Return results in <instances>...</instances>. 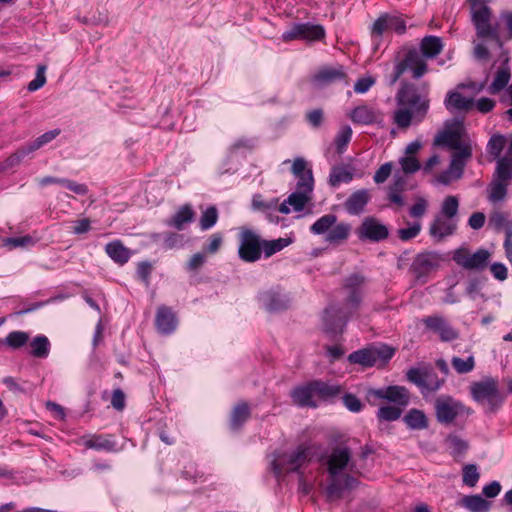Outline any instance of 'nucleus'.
<instances>
[{
	"label": "nucleus",
	"instance_id": "nucleus-1",
	"mask_svg": "<svg viewBox=\"0 0 512 512\" xmlns=\"http://www.w3.org/2000/svg\"><path fill=\"white\" fill-rule=\"evenodd\" d=\"M396 109L393 112V123L401 130L421 123L430 109L429 88H419L413 83L402 82L395 95Z\"/></svg>",
	"mask_w": 512,
	"mask_h": 512
},
{
	"label": "nucleus",
	"instance_id": "nucleus-2",
	"mask_svg": "<svg viewBox=\"0 0 512 512\" xmlns=\"http://www.w3.org/2000/svg\"><path fill=\"white\" fill-rule=\"evenodd\" d=\"M325 465L328 472L326 496L334 501L342 497L345 490L353 489L357 481L349 473L353 471L352 452L348 447L337 446L327 455Z\"/></svg>",
	"mask_w": 512,
	"mask_h": 512
},
{
	"label": "nucleus",
	"instance_id": "nucleus-3",
	"mask_svg": "<svg viewBox=\"0 0 512 512\" xmlns=\"http://www.w3.org/2000/svg\"><path fill=\"white\" fill-rule=\"evenodd\" d=\"M366 279L355 273L346 278L344 287L349 294L343 307L330 306L323 315L324 331L331 335L341 334L344 331L349 317L356 311L362 300V290Z\"/></svg>",
	"mask_w": 512,
	"mask_h": 512
},
{
	"label": "nucleus",
	"instance_id": "nucleus-4",
	"mask_svg": "<svg viewBox=\"0 0 512 512\" xmlns=\"http://www.w3.org/2000/svg\"><path fill=\"white\" fill-rule=\"evenodd\" d=\"M316 449L312 443L304 442L290 449H279L270 456L271 468L278 477L287 473L302 474L312 461Z\"/></svg>",
	"mask_w": 512,
	"mask_h": 512
},
{
	"label": "nucleus",
	"instance_id": "nucleus-5",
	"mask_svg": "<svg viewBox=\"0 0 512 512\" xmlns=\"http://www.w3.org/2000/svg\"><path fill=\"white\" fill-rule=\"evenodd\" d=\"M459 199L457 196H446L429 226V234L437 241L452 236L458 226Z\"/></svg>",
	"mask_w": 512,
	"mask_h": 512
},
{
	"label": "nucleus",
	"instance_id": "nucleus-6",
	"mask_svg": "<svg viewBox=\"0 0 512 512\" xmlns=\"http://www.w3.org/2000/svg\"><path fill=\"white\" fill-rule=\"evenodd\" d=\"M469 390L472 399L483 406L485 412L488 413L496 412L505 400L497 378L484 377L479 381H474L470 384Z\"/></svg>",
	"mask_w": 512,
	"mask_h": 512
},
{
	"label": "nucleus",
	"instance_id": "nucleus-7",
	"mask_svg": "<svg viewBox=\"0 0 512 512\" xmlns=\"http://www.w3.org/2000/svg\"><path fill=\"white\" fill-rule=\"evenodd\" d=\"M315 235H325V241L331 245H341L350 236L352 227L347 222H337L334 214H325L310 227Z\"/></svg>",
	"mask_w": 512,
	"mask_h": 512
},
{
	"label": "nucleus",
	"instance_id": "nucleus-8",
	"mask_svg": "<svg viewBox=\"0 0 512 512\" xmlns=\"http://www.w3.org/2000/svg\"><path fill=\"white\" fill-rule=\"evenodd\" d=\"M395 350L387 345L372 346L360 349L348 356L350 363L359 364L363 367L384 365L394 355Z\"/></svg>",
	"mask_w": 512,
	"mask_h": 512
},
{
	"label": "nucleus",
	"instance_id": "nucleus-9",
	"mask_svg": "<svg viewBox=\"0 0 512 512\" xmlns=\"http://www.w3.org/2000/svg\"><path fill=\"white\" fill-rule=\"evenodd\" d=\"M406 70H410L415 79L421 78L427 72L425 57L418 50H409L404 59L395 65L390 84H395Z\"/></svg>",
	"mask_w": 512,
	"mask_h": 512
},
{
	"label": "nucleus",
	"instance_id": "nucleus-10",
	"mask_svg": "<svg viewBox=\"0 0 512 512\" xmlns=\"http://www.w3.org/2000/svg\"><path fill=\"white\" fill-rule=\"evenodd\" d=\"M239 258L247 263L258 261L262 255V239L253 230L241 228L239 234Z\"/></svg>",
	"mask_w": 512,
	"mask_h": 512
},
{
	"label": "nucleus",
	"instance_id": "nucleus-11",
	"mask_svg": "<svg viewBox=\"0 0 512 512\" xmlns=\"http://www.w3.org/2000/svg\"><path fill=\"white\" fill-rule=\"evenodd\" d=\"M512 177V158L502 157L497 162V179L490 185L489 200L499 202L507 193L508 181Z\"/></svg>",
	"mask_w": 512,
	"mask_h": 512
},
{
	"label": "nucleus",
	"instance_id": "nucleus-12",
	"mask_svg": "<svg viewBox=\"0 0 512 512\" xmlns=\"http://www.w3.org/2000/svg\"><path fill=\"white\" fill-rule=\"evenodd\" d=\"M407 379L419 387L422 392H435L445 382V377L439 378L430 368H412L407 372Z\"/></svg>",
	"mask_w": 512,
	"mask_h": 512
},
{
	"label": "nucleus",
	"instance_id": "nucleus-13",
	"mask_svg": "<svg viewBox=\"0 0 512 512\" xmlns=\"http://www.w3.org/2000/svg\"><path fill=\"white\" fill-rule=\"evenodd\" d=\"M325 37L322 25L311 23H296L282 34L285 42L293 40L318 41Z\"/></svg>",
	"mask_w": 512,
	"mask_h": 512
},
{
	"label": "nucleus",
	"instance_id": "nucleus-14",
	"mask_svg": "<svg viewBox=\"0 0 512 512\" xmlns=\"http://www.w3.org/2000/svg\"><path fill=\"white\" fill-rule=\"evenodd\" d=\"M463 134V125L461 123H456L439 133L434 140V144L446 146L454 150L453 153H460L465 149L472 151L470 144L463 141Z\"/></svg>",
	"mask_w": 512,
	"mask_h": 512
},
{
	"label": "nucleus",
	"instance_id": "nucleus-15",
	"mask_svg": "<svg viewBox=\"0 0 512 512\" xmlns=\"http://www.w3.org/2000/svg\"><path fill=\"white\" fill-rule=\"evenodd\" d=\"M464 411V405L450 396L442 395L435 400V414L441 424H451Z\"/></svg>",
	"mask_w": 512,
	"mask_h": 512
},
{
	"label": "nucleus",
	"instance_id": "nucleus-16",
	"mask_svg": "<svg viewBox=\"0 0 512 512\" xmlns=\"http://www.w3.org/2000/svg\"><path fill=\"white\" fill-rule=\"evenodd\" d=\"M303 183L301 185H297L296 191L291 193L288 198L283 201L279 207L278 211L282 214H289L291 211L300 212L305 206L312 200L313 187Z\"/></svg>",
	"mask_w": 512,
	"mask_h": 512
},
{
	"label": "nucleus",
	"instance_id": "nucleus-17",
	"mask_svg": "<svg viewBox=\"0 0 512 512\" xmlns=\"http://www.w3.org/2000/svg\"><path fill=\"white\" fill-rule=\"evenodd\" d=\"M356 234L360 240L380 242L389 236V229L376 217L367 216L356 229Z\"/></svg>",
	"mask_w": 512,
	"mask_h": 512
},
{
	"label": "nucleus",
	"instance_id": "nucleus-18",
	"mask_svg": "<svg viewBox=\"0 0 512 512\" xmlns=\"http://www.w3.org/2000/svg\"><path fill=\"white\" fill-rule=\"evenodd\" d=\"M389 31L403 34L406 31L405 20L396 14H381L371 27V36L374 39L380 40Z\"/></svg>",
	"mask_w": 512,
	"mask_h": 512
},
{
	"label": "nucleus",
	"instance_id": "nucleus-19",
	"mask_svg": "<svg viewBox=\"0 0 512 512\" xmlns=\"http://www.w3.org/2000/svg\"><path fill=\"white\" fill-rule=\"evenodd\" d=\"M471 156L472 151L466 149L460 153H453L449 167L437 175L436 181L443 185H450L452 182L459 180Z\"/></svg>",
	"mask_w": 512,
	"mask_h": 512
},
{
	"label": "nucleus",
	"instance_id": "nucleus-20",
	"mask_svg": "<svg viewBox=\"0 0 512 512\" xmlns=\"http://www.w3.org/2000/svg\"><path fill=\"white\" fill-rule=\"evenodd\" d=\"M490 253L485 249H479L471 254L467 248H459L453 254V260L461 267L468 270H480L486 267Z\"/></svg>",
	"mask_w": 512,
	"mask_h": 512
},
{
	"label": "nucleus",
	"instance_id": "nucleus-21",
	"mask_svg": "<svg viewBox=\"0 0 512 512\" xmlns=\"http://www.w3.org/2000/svg\"><path fill=\"white\" fill-rule=\"evenodd\" d=\"M472 21L475 25L477 36H488L490 41L498 44V29L491 24V11L488 6L471 9Z\"/></svg>",
	"mask_w": 512,
	"mask_h": 512
},
{
	"label": "nucleus",
	"instance_id": "nucleus-22",
	"mask_svg": "<svg viewBox=\"0 0 512 512\" xmlns=\"http://www.w3.org/2000/svg\"><path fill=\"white\" fill-rule=\"evenodd\" d=\"M425 327L438 334L443 342H450L458 338V331L453 328L448 321L438 315L428 316L422 320Z\"/></svg>",
	"mask_w": 512,
	"mask_h": 512
},
{
	"label": "nucleus",
	"instance_id": "nucleus-23",
	"mask_svg": "<svg viewBox=\"0 0 512 512\" xmlns=\"http://www.w3.org/2000/svg\"><path fill=\"white\" fill-rule=\"evenodd\" d=\"M369 395H373L379 399H385L395 403L399 407H405L409 403V392L402 386H389L386 388L372 389Z\"/></svg>",
	"mask_w": 512,
	"mask_h": 512
},
{
	"label": "nucleus",
	"instance_id": "nucleus-24",
	"mask_svg": "<svg viewBox=\"0 0 512 512\" xmlns=\"http://www.w3.org/2000/svg\"><path fill=\"white\" fill-rule=\"evenodd\" d=\"M261 305L270 312H278L289 306L288 297L279 289H270L259 295Z\"/></svg>",
	"mask_w": 512,
	"mask_h": 512
},
{
	"label": "nucleus",
	"instance_id": "nucleus-25",
	"mask_svg": "<svg viewBox=\"0 0 512 512\" xmlns=\"http://www.w3.org/2000/svg\"><path fill=\"white\" fill-rule=\"evenodd\" d=\"M349 117L355 124L371 125L382 121V113L372 106L363 104L355 107L350 113Z\"/></svg>",
	"mask_w": 512,
	"mask_h": 512
},
{
	"label": "nucleus",
	"instance_id": "nucleus-26",
	"mask_svg": "<svg viewBox=\"0 0 512 512\" xmlns=\"http://www.w3.org/2000/svg\"><path fill=\"white\" fill-rule=\"evenodd\" d=\"M60 134L59 129H54L51 131H48L38 138H36L31 144H29L27 147L17 151L15 154H13L9 161L11 163H18L20 162L27 154L41 148L42 146L48 144L52 140H54L58 135Z\"/></svg>",
	"mask_w": 512,
	"mask_h": 512
},
{
	"label": "nucleus",
	"instance_id": "nucleus-27",
	"mask_svg": "<svg viewBox=\"0 0 512 512\" xmlns=\"http://www.w3.org/2000/svg\"><path fill=\"white\" fill-rule=\"evenodd\" d=\"M344 78L345 73L342 67H325L313 76L312 83L316 88H322Z\"/></svg>",
	"mask_w": 512,
	"mask_h": 512
},
{
	"label": "nucleus",
	"instance_id": "nucleus-28",
	"mask_svg": "<svg viewBox=\"0 0 512 512\" xmlns=\"http://www.w3.org/2000/svg\"><path fill=\"white\" fill-rule=\"evenodd\" d=\"M479 41L475 42L473 55L474 58L481 62L489 60L490 53L493 51H500L502 49V43L498 36V44L490 41L488 36H477Z\"/></svg>",
	"mask_w": 512,
	"mask_h": 512
},
{
	"label": "nucleus",
	"instance_id": "nucleus-29",
	"mask_svg": "<svg viewBox=\"0 0 512 512\" xmlns=\"http://www.w3.org/2000/svg\"><path fill=\"white\" fill-rule=\"evenodd\" d=\"M176 317L170 308L161 306L156 314V327L163 334H170L176 328Z\"/></svg>",
	"mask_w": 512,
	"mask_h": 512
},
{
	"label": "nucleus",
	"instance_id": "nucleus-30",
	"mask_svg": "<svg viewBox=\"0 0 512 512\" xmlns=\"http://www.w3.org/2000/svg\"><path fill=\"white\" fill-rule=\"evenodd\" d=\"M369 200L370 195L368 190L361 189L351 194L346 200L344 206L349 214L358 215L364 210Z\"/></svg>",
	"mask_w": 512,
	"mask_h": 512
},
{
	"label": "nucleus",
	"instance_id": "nucleus-31",
	"mask_svg": "<svg viewBox=\"0 0 512 512\" xmlns=\"http://www.w3.org/2000/svg\"><path fill=\"white\" fill-rule=\"evenodd\" d=\"M106 254L117 264L124 265L131 258L132 252L120 240H113L105 246Z\"/></svg>",
	"mask_w": 512,
	"mask_h": 512
},
{
	"label": "nucleus",
	"instance_id": "nucleus-32",
	"mask_svg": "<svg viewBox=\"0 0 512 512\" xmlns=\"http://www.w3.org/2000/svg\"><path fill=\"white\" fill-rule=\"evenodd\" d=\"M510 78L511 73L508 66V59L505 58L498 67L494 80L488 88V92L493 95L499 93L503 88L507 86V84L510 81Z\"/></svg>",
	"mask_w": 512,
	"mask_h": 512
},
{
	"label": "nucleus",
	"instance_id": "nucleus-33",
	"mask_svg": "<svg viewBox=\"0 0 512 512\" xmlns=\"http://www.w3.org/2000/svg\"><path fill=\"white\" fill-rule=\"evenodd\" d=\"M291 397L293 402L299 406H310L315 407L314 401L315 393L312 382L307 385L297 387L291 391Z\"/></svg>",
	"mask_w": 512,
	"mask_h": 512
},
{
	"label": "nucleus",
	"instance_id": "nucleus-34",
	"mask_svg": "<svg viewBox=\"0 0 512 512\" xmlns=\"http://www.w3.org/2000/svg\"><path fill=\"white\" fill-rule=\"evenodd\" d=\"M457 505L469 512H488L490 502L480 495H466L457 501Z\"/></svg>",
	"mask_w": 512,
	"mask_h": 512
},
{
	"label": "nucleus",
	"instance_id": "nucleus-35",
	"mask_svg": "<svg viewBox=\"0 0 512 512\" xmlns=\"http://www.w3.org/2000/svg\"><path fill=\"white\" fill-rule=\"evenodd\" d=\"M292 173L298 179L297 185H301L303 183L309 186H314V179L312 170L307 167V162L303 158H296L292 164Z\"/></svg>",
	"mask_w": 512,
	"mask_h": 512
},
{
	"label": "nucleus",
	"instance_id": "nucleus-36",
	"mask_svg": "<svg viewBox=\"0 0 512 512\" xmlns=\"http://www.w3.org/2000/svg\"><path fill=\"white\" fill-rule=\"evenodd\" d=\"M443 49V43L440 37L437 36H426L420 43V53L425 58H434L441 53Z\"/></svg>",
	"mask_w": 512,
	"mask_h": 512
},
{
	"label": "nucleus",
	"instance_id": "nucleus-37",
	"mask_svg": "<svg viewBox=\"0 0 512 512\" xmlns=\"http://www.w3.org/2000/svg\"><path fill=\"white\" fill-rule=\"evenodd\" d=\"M473 105V99L466 98L459 92H449L445 99V106L450 111H468L473 107Z\"/></svg>",
	"mask_w": 512,
	"mask_h": 512
},
{
	"label": "nucleus",
	"instance_id": "nucleus-38",
	"mask_svg": "<svg viewBox=\"0 0 512 512\" xmlns=\"http://www.w3.org/2000/svg\"><path fill=\"white\" fill-rule=\"evenodd\" d=\"M195 213L190 205H184L179 208L175 215L167 222L168 226L177 230H182L184 225L193 221Z\"/></svg>",
	"mask_w": 512,
	"mask_h": 512
},
{
	"label": "nucleus",
	"instance_id": "nucleus-39",
	"mask_svg": "<svg viewBox=\"0 0 512 512\" xmlns=\"http://www.w3.org/2000/svg\"><path fill=\"white\" fill-rule=\"evenodd\" d=\"M408 428L413 430H422L427 428L428 420L423 411L411 409L403 418Z\"/></svg>",
	"mask_w": 512,
	"mask_h": 512
},
{
	"label": "nucleus",
	"instance_id": "nucleus-40",
	"mask_svg": "<svg viewBox=\"0 0 512 512\" xmlns=\"http://www.w3.org/2000/svg\"><path fill=\"white\" fill-rule=\"evenodd\" d=\"M353 179V170L348 166H335L331 169L329 184L338 187L341 183H348Z\"/></svg>",
	"mask_w": 512,
	"mask_h": 512
},
{
	"label": "nucleus",
	"instance_id": "nucleus-41",
	"mask_svg": "<svg viewBox=\"0 0 512 512\" xmlns=\"http://www.w3.org/2000/svg\"><path fill=\"white\" fill-rule=\"evenodd\" d=\"M30 354L35 358H47L50 352V342L45 335H38L30 342Z\"/></svg>",
	"mask_w": 512,
	"mask_h": 512
},
{
	"label": "nucleus",
	"instance_id": "nucleus-42",
	"mask_svg": "<svg viewBox=\"0 0 512 512\" xmlns=\"http://www.w3.org/2000/svg\"><path fill=\"white\" fill-rule=\"evenodd\" d=\"M291 243L292 240L290 238H278L275 240L262 239V253L265 258H269L289 246Z\"/></svg>",
	"mask_w": 512,
	"mask_h": 512
},
{
	"label": "nucleus",
	"instance_id": "nucleus-43",
	"mask_svg": "<svg viewBox=\"0 0 512 512\" xmlns=\"http://www.w3.org/2000/svg\"><path fill=\"white\" fill-rule=\"evenodd\" d=\"M250 417V409L246 403L237 404L232 413L230 419L231 428L234 430L239 429Z\"/></svg>",
	"mask_w": 512,
	"mask_h": 512
},
{
	"label": "nucleus",
	"instance_id": "nucleus-44",
	"mask_svg": "<svg viewBox=\"0 0 512 512\" xmlns=\"http://www.w3.org/2000/svg\"><path fill=\"white\" fill-rule=\"evenodd\" d=\"M315 396L320 398H329L337 395L340 391L338 386L328 385L321 381H313L312 382Z\"/></svg>",
	"mask_w": 512,
	"mask_h": 512
},
{
	"label": "nucleus",
	"instance_id": "nucleus-45",
	"mask_svg": "<svg viewBox=\"0 0 512 512\" xmlns=\"http://www.w3.org/2000/svg\"><path fill=\"white\" fill-rule=\"evenodd\" d=\"M218 220V211L216 207L210 206L205 209L200 218V228L202 230H208L212 228Z\"/></svg>",
	"mask_w": 512,
	"mask_h": 512
},
{
	"label": "nucleus",
	"instance_id": "nucleus-46",
	"mask_svg": "<svg viewBox=\"0 0 512 512\" xmlns=\"http://www.w3.org/2000/svg\"><path fill=\"white\" fill-rule=\"evenodd\" d=\"M401 170L404 174H414L420 170L421 164L415 156L404 155L399 159Z\"/></svg>",
	"mask_w": 512,
	"mask_h": 512
},
{
	"label": "nucleus",
	"instance_id": "nucleus-47",
	"mask_svg": "<svg viewBox=\"0 0 512 512\" xmlns=\"http://www.w3.org/2000/svg\"><path fill=\"white\" fill-rule=\"evenodd\" d=\"M29 340V334L23 331H13L5 338V343L13 348L17 349L24 346Z\"/></svg>",
	"mask_w": 512,
	"mask_h": 512
},
{
	"label": "nucleus",
	"instance_id": "nucleus-48",
	"mask_svg": "<svg viewBox=\"0 0 512 512\" xmlns=\"http://www.w3.org/2000/svg\"><path fill=\"white\" fill-rule=\"evenodd\" d=\"M453 368L459 374H466L471 372L475 367V360L473 356H469L467 359L460 357H453L451 360Z\"/></svg>",
	"mask_w": 512,
	"mask_h": 512
},
{
	"label": "nucleus",
	"instance_id": "nucleus-49",
	"mask_svg": "<svg viewBox=\"0 0 512 512\" xmlns=\"http://www.w3.org/2000/svg\"><path fill=\"white\" fill-rule=\"evenodd\" d=\"M402 408L399 406H381L378 409L377 416L380 420L395 421L400 418Z\"/></svg>",
	"mask_w": 512,
	"mask_h": 512
},
{
	"label": "nucleus",
	"instance_id": "nucleus-50",
	"mask_svg": "<svg viewBox=\"0 0 512 512\" xmlns=\"http://www.w3.org/2000/svg\"><path fill=\"white\" fill-rule=\"evenodd\" d=\"M84 446L88 449L112 450L114 445L110 440L95 436L84 440Z\"/></svg>",
	"mask_w": 512,
	"mask_h": 512
},
{
	"label": "nucleus",
	"instance_id": "nucleus-51",
	"mask_svg": "<svg viewBox=\"0 0 512 512\" xmlns=\"http://www.w3.org/2000/svg\"><path fill=\"white\" fill-rule=\"evenodd\" d=\"M413 266L418 273H427L434 266V259L429 254L418 255Z\"/></svg>",
	"mask_w": 512,
	"mask_h": 512
},
{
	"label": "nucleus",
	"instance_id": "nucleus-52",
	"mask_svg": "<svg viewBox=\"0 0 512 512\" xmlns=\"http://www.w3.org/2000/svg\"><path fill=\"white\" fill-rule=\"evenodd\" d=\"M462 476H463V483L469 487L476 486V484L480 478V474L477 470V467H476V465H473V464H468V465L464 466Z\"/></svg>",
	"mask_w": 512,
	"mask_h": 512
},
{
	"label": "nucleus",
	"instance_id": "nucleus-53",
	"mask_svg": "<svg viewBox=\"0 0 512 512\" xmlns=\"http://www.w3.org/2000/svg\"><path fill=\"white\" fill-rule=\"evenodd\" d=\"M422 229V225L419 221L413 222L408 227L401 228L398 230V237L402 241H408L417 237Z\"/></svg>",
	"mask_w": 512,
	"mask_h": 512
},
{
	"label": "nucleus",
	"instance_id": "nucleus-54",
	"mask_svg": "<svg viewBox=\"0 0 512 512\" xmlns=\"http://www.w3.org/2000/svg\"><path fill=\"white\" fill-rule=\"evenodd\" d=\"M506 144V140L502 135H494L490 138L488 145H487V151L490 155L496 157H499L504 146Z\"/></svg>",
	"mask_w": 512,
	"mask_h": 512
},
{
	"label": "nucleus",
	"instance_id": "nucleus-55",
	"mask_svg": "<svg viewBox=\"0 0 512 512\" xmlns=\"http://www.w3.org/2000/svg\"><path fill=\"white\" fill-rule=\"evenodd\" d=\"M428 208V201L423 197H418L416 202L410 207L409 214L412 218L420 219L422 218Z\"/></svg>",
	"mask_w": 512,
	"mask_h": 512
},
{
	"label": "nucleus",
	"instance_id": "nucleus-56",
	"mask_svg": "<svg viewBox=\"0 0 512 512\" xmlns=\"http://www.w3.org/2000/svg\"><path fill=\"white\" fill-rule=\"evenodd\" d=\"M352 137V129L349 126H344L338 132L335 138V144L337 146V150L342 152V150L346 147Z\"/></svg>",
	"mask_w": 512,
	"mask_h": 512
},
{
	"label": "nucleus",
	"instance_id": "nucleus-57",
	"mask_svg": "<svg viewBox=\"0 0 512 512\" xmlns=\"http://www.w3.org/2000/svg\"><path fill=\"white\" fill-rule=\"evenodd\" d=\"M45 71H46L45 65H39L37 67L36 76H35L34 80H32L28 84L29 91L33 92V91H36L44 86V84L46 83Z\"/></svg>",
	"mask_w": 512,
	"mask_h": 512
},
{
	"label": "nucleus",
	"instance_id": "nucleus-58",
	"mask_svg": "<svg viewBox=\"0 0 512 512\" xmlns=\"http://www.w3.org/2000/svg\"><path fill=\"white\" fill-rule=\"evenodd\" d=\"M223 244V236L221 233H214L209 237L207 245L204 247V252L207 254H215L219 251Z\"/></svg>",
	"mask_w": 512,
	"mask_h": 512
},
{
	"label": "nucleus",
	"instance_id": "nucleus-59",
	"mask_svg": "<svg viewBox=\"0 0 512 512\" xmlns=\"http://www.w3.org/2000/svg\"><path fill=\"white\" fill-rule=\"evenodd\" d=\"M393 165L391 162L381 165L374 174L373 180L377 184L384 183L392 173Z\"/></svg>",
	"mask_w": 512,
	"mask_h": 512
},
{
	"label": "nucleus",
	"instance_id": "nucleus-60",
	"mask_svg": "<svg viewBox=\"0 0 512 512\" xmlns=\"http://www.w3.org/2000/svg\"><path fill=\"white\" fill-rule=\"evenodd\" d=\"M375 84V78L365 76L359 78L354 84V91L359 94L366 93Z\"/></svg>",
	"mask_w": 512,
	"mask_h": 512
},
{
	"label": "nucleus",
	"instance_id": "nucleus-61",
	"mask_svg": "<svg viewBox=\"0 0 512 512\" xmlns=\"http://www.w3.org/2000/svg\"><path fill=\"white\" fill-rule=\"evenodd\" d=\"M151 272H152V265L149 262L142 261V262L138 263L137 276L146 285H148L150 282Z\"/></svg>",
	"mask_w": 512,
	"mask_h": 512
},
{
	"label": "nucleus",
	"instance_id": "nucleus-62",
	"mask_svg": "<svg viewBox=\"0 0 512 512\" xmlns=\"http://www.w3.org/2000/svg\"><path fill=\"white\" fill-rule=\"evenodd\" d=\"M35 242L33 238L29 235L21 236V237H12L6 240V245L17 248V247H27L33 245Z\"/></svg>",
	"mask_w": 512,
	"mask_h": 512
},
{
	"label": "nucleus",
	"instance_id": "nucleus-63",
	"mask_svg": "<svg viewBox=\"0 0 512 512\" xmlns=\"http://www.w3.org/2000/svg\"><path fill=\"white\" fill-rule=\"evenodd\" d=\"M343 403L351 412H359L362 409L361 401L353 394H345L343 396Z\"/></svg>",
	"mask_w": 512,
	"mask_h": 512
},
{
	"label": "nucleus",
	"instance_id": "nucleus-64",
	"mask_svg": "<svg viewBox=\"0 0 512 512\" xmlns=\"http://www.w3.org/2000/svg\"><path fill=\"white\" fill-rule=\"evenodd\" d=\"M111 404L116 410H123L125 407V394L121 389H115L112 393Z\"/></svg>",
	"mask_w": 512,
	"mask_h": 512
}]
</instances>
